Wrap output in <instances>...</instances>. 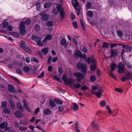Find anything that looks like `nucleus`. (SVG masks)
<instances>
[{"instance_id":"nucleus-53","label":"nucleus","mask_w":132,"mask_h":132,"mask_svg":"<svg viewBox=\"0 0 132 132\" xmlns=\"http://www.w3.org/2000/svg\"><path fill=\"white\" fill-rule=\"evenodd\" d=\"M81 86V85L80 84L78 83L75 84L74 85V87L76 88H78L80 87Z\"/></svg>"},{"instance_id":"nucleus-5","label":"nucleus","mask_w":132,"mask_h":132,"mask_svg":"<svg viewBox=\"0 0 132 132\" xmlns=\"http://www.w3.org/2000/svg\"><path fill=\"white\" fill-rule=\"evenodd\" d=\"M117 68H118L117 71L119 73H122L124 71L125 66L121 62H120L118 64Z\"/></svg>"},{"instance_id":"nucleus-47","label":"nucleus","mask_w":132,"mask_h":132,"mask_svg":"<svg viewBox=\"0 0 132 132\" xmlns=\"http://www.w3.org/2000/svg\"><path fill=\"white\" fill-rule=\"evenodd\" d=\"M27 129V128L26 127H24L21 126H20L19 127V130L21 131L26 130Z\"/></svg>"},{"instance_id":"nucleus-24","label":"nucleus","mask_w":132,"mask_h":132,"mask_svg":"<svg viewBox=\"0 0 132 132\" xmlns=\"http://www.w3.org/2000/svg\"><path fill=\"white\" fill-rule=\"evenodd\" d=\"M49 104L52 107H55V103L53 100H50L49 101Z\"/></svg>"},{"instance_id":"nucleus-48","label":"nucleus","mask_w":132,"mask_h":132,"mask_svg":"<svg viewBox=\"0 0 132 132\" xmlns=\"http://www.w3.org/2000/svg\"><path fill=\"white\" fill-rule=\"evenodd\" d=\"M117 33V35L118 37H120L122 36V33L121 31L119 30L118 31Z\"/></svg>"},{"instance_id":"nucleus-9","label":"nucleus","mask_w":132,"mask_h":132,"mask_svg":"<svg viewBox=\"0 0 132 132\" xmlns=\"http://www.w3.org/2000/svg\"><path fill=\"white\" fill-rule=\"evenodd\" d=\"M42 16V19L44 21H46L49 18V15L46 14L44 12H42L40 13Z\"/></svg>"},{"instance_id":"nucleus-13","label":"nucleus","mask_w":132,"mask_h":132,"mask_svg":"<svg viewBox=\"0 0 132 132\" xmlns=\"http://www.w3.org/2000/svg\"><path fill=\"white\" fill-rule=\"evenodd\" d=\"M17 108L20 111H22L24 110V108L21 103L20 102L16 104Z\"/></svg>"},{"instance_id":"nucleus-61","label":"nucleus","mask_w":132,"mask_h":132,"mask_svg":"<svg viewBox=\"0 0 132 132\" xmlns=\"http://www.w3.org/2000/svg\"><path fill=\"white\" fill-rule=\"evenodd\" d=\"M86 61L87 62L88 64H89L90 63V62H91V61L90 58L89 57H88Z\"/></svg>"},{"instance_id":"nucleus-56","label":"nucleus","mask_w":132,"mask_h":132,"mask_svg":"<svg viewBox=\"0 0 132 132\" xmlns=\"http://www.w3.org/2000/svg\"><path fill=\"white\" fill-rule=\"evenodd\" d=\"M58 12L57 10L54 9L52 11V13L55 14H56L58 13Z\"/></svg>"},{"instance_id":"nucleus-46","label":"nucleus","mask_w":132,"mask_h":132,"mask_svg":"<svg viewBox=\"0 0 132 132\" xmlns=\"http://www.w3.org/2000/svg\"><path fill=\"white\" fill-rule=\"evenodd\" d=\"M7 103L6 101H3L2 103V106L3 108H5L7 106Z\"/></svg>"},{"instance_id":"nucleus-32","label":"nucleus","mask_w":132,"mask_h":132,"mask_svg":"<svg viewBox=\"0 0 132 132\" xmlns=\"http://www.w3.org/2000/svg\"><path fill=\"white\" fill-rule=\"evenodd\" d=\"M117 66V65L114 63H112L111 64L110 66V68L112 71L115 70V68Z\"/></svg>"},{"instance_id":"nucleus-10","label":"nucleus","mask_w":132,"mask_h":132,"mask_svg":"<svg viewBox=\"0 0 132 132\" xmlns=\"http://www.w3.org/2000/svg\"><path fill=\"white\" fill-rule=\"evenodd\" d=\"M97 92L96 93H94L95 96L98 98L101 97L102 94V90L101 88H98L97 89Z\"/></svg>"},{"instance_id":"nucleus-20","label":"nucleus","mask_w":132,"mask_h":132,"mask_svg":"<svg viewBox=\"0 0 132 132\" xmlns=\"http://www.w3.org/2000/svg\"><path fill=\"white\" fill-rule=\"evenodd\" d=\"M15 115L17 118H20L22 116V114L21 112L18 111H16L15 113Z\"/></svg>"},{"instance_id":"nucleus-36","label":"nucleus","mask_w":132,"mask_h":132,"mask_svg":"<svg viewBox=\"0 0 132 132\" xmlns=\"http://www.w3.org/2000/svg\"><path fill=\"white\" fill-rule=\"evenodd\" d=\"M77 10V14L78 15H79L80 14V11L81 9L80 7V6H78L76 7V9H75Z\"/></svg>"},{"instance_id":"nucleus-6","label":"nucleus","mask_w":132,"mask_h":132,"mask_svg":"<svg viewBox=\"0 0 132 132\" xmlns=\"http://www.w3.org/2000/svg\"><path fill=\"white\" fill-rule=\"evenodd\" d=\"M96 61L94 58L92 59L90 63V69L91 71L95 70L96 68Z\"/></svg>"},{"instance_id":"nucleus-34","label":"nucleus","mask_w":132,"mask_h":132,"mask_svg":"<svg viewBox=\"0 0 132 132\" xmlns=\"http://www.w3.org/2000/svg\"><path fill=\"white\" fill-rule=\"evenodd\" d=\"M23 71L26 72H28L30 70L29 67L28 66H26L23 68Z\"/></svg>"},{"instance_id":"nucleus-23","label":"nucleus","mask_w":132,"mask_h":132,"mask_svg":"<svg viewBox=\"0 0 132 132\" xmlns=\"http://www.w3.org/2000/svg\"><path fill=\"white\" fill-rule=\"evenodd\" d=\"M9 103L10 104V106L11 108L14 109L15 108V106L13 101L10 100H9Z\"/></svg>"},{"instance_id":"nucleus-49","label":"nucleus","mask_w":132,"mask_h":132,"mask_svg":"<svg viewBox=\"0 0 132 132\" xmlns=\"http://www.w3.org/2000/svg\"><path fill=\"white\" fill-rule=\"evenodd\" d=\"M20 124L23 125H27L28 124V122L25 121H20Z\"/></svg>"},{"instance_id":"nucleus-43","label":"nucleus","mask_w":132,"mask_h":132,"mask_svg":"<svg viewBox=\"0 0 132 132\" xmlns=\"http://www.w3.org/2000/svg\"><path fill=\"white\" fill-rule=\"evenodd\" d=\"M8 23L7 22H3L2 23V27L4 28H6L8 26Z\"/></svg>"},{"instance_id":"nucleus-60","label":"nucleus","mask_w":132,"mask_h":132,"mask_svg":"<svg viewBox=\"0 0 132 132\" xmlns=\"http://www.w3.org/2000/svg\"><path fill=\"white\" fill-rule=\"evenodd\" d=\"M106 109L108 111L109 113H112V111L109 106H107L106 107Z\"/></svg>"},{"instance_id":"nucleus-17","label":"nucleus","mask_w":132,"mask_h":132,"mask_svg":"<svg viewBox=\"0 0 132 132\" xmlns=\"http://www.w3.org/2000/svg\"><path fill=\"white\" fill-rule=\"evenodd\" d=\"M74 80L73 78L71 77H69L68 79L67 80L66 84H72L74 82Z\"/></svg>"},{"instance_id":"nucleus-27","label":"nucleus","mask_w":132,"mask_h":132,"mask_svg":"<svg viewBox=\"0 0 132 132\" xmlns=\"http://www.w3.org/2000/svg\"><path fill=\"white\" fill-rule=\"evenodd\" d=\"M56 8L57 11L59 12H60L61 11L64 10L62 8L60 4H58L56 6Z\"/></svg>"},{"instance_id":"nucleus-40","label":"nucleus","mask_w":132,"mask_h":132,"mask_svg":"<svg viewBox=\"0 0 132 132\" xmlns=\"http://www.w3.org/2000/svg\"><path fill=\"white\" fill-rule=\"evenodd\" d=\"M54 101L58 104H62L63 103L62 101L58 99H55Z\"/></svg>"},{"instance_id":"nucleus-44","label":"nucleus","mask_w":132,"mask_h":132,"mask_svg":"<svg viewBox=\"0 0 132 132\" xmlns=\"http://www.w3.org/2000/svg\"><path fill=\"white\" fill-rule=\"evenodd\" d=\"M35 31L36 32L39 31L40 29V26L38 24L36 25L35 26Z\"/></svg>"},{"instance_id":"nucleus-1","label":"nucleus","mask_w":132,"mask_h":132,"mask_svg":"<svg viewBox=\"0 0 132 132\" xmlns=\"http://www.w3.org/2000/svg\"><path fill=\"white\" fill-rule=\"evenodd\" d=\"M52 35L49 34L46 36L44 39L43 40L42 42L41 41L42 38L40 37L32 35L31 36L32 39L37 42V44L39 46H43V44L45 43L47 40H51L52 38Z\"/></svg>"},{"instance_id":"nucleus-3","label":"nucleus","mask_w":132,"mask_h":132,"mask_svg":"<svg viewBox=\"0 0 132 132\" xmlns=\"http://www.w3.org/2000/svg\"><path fill=\"white\" fill-rule=\"evenodd\" d=\"M77 67L79 69H81L84 72L86 73L87 66L86 64L81 63H78L77 64Z\"/></svg>"},{"instance_id":"nucleus-30","label":"nucleus","mask_w":132,"mask_h":132,"mask_svg":"<svg viewBox=\"0 0 132 132\" xmlns=\"http://www.w3.org/2000/svg\"><path fill=\"white\" fill-rule=\"evenodd\" d=\"M80 21L81 25V27L82 29H83L84 30H85V26L84 24V23L82 20L81 19H80Z\"/></svg>"},{"instance_id":"nucleus-62","label":"nucleus","mask_w":132,"mask_h":132,"mask_svg":"<svg viewBox=\"0 0 132 132\" xmlns=\"http://www.w3.org/2000/svg\"><path fill=\"white\" fill-rule=\"evenodd\" d=\"M118 45V44L116 43H111L110 44V46L111 48H113Z\"/></svg>"},{"instance_id":"nucleus-25","label":"nucleus","mask_w":132,"mask_h":132,"mask_svg":"<svg viewBox=\"0 0 132 132\" xmlns=\"http://www.w3.org/2000/svg\"><path fill=\"white\" fill-rule=\"evenodd\" d=\"M6 63L7 64H11V65H8V67H9L10 68H11L12 67V65H13V64L11 62L12 61H10V60H9V59H7L6 60Z\"/></svg>"},{"instance_id":"nucleus-28","label":"nucleus","mask_w":132,"mask_h":132,"mask_svg":"<svg viewBox=\"0 0 132 132\" xmlns=\"http://www.w3.org/2000/svg\"><path fill=\"white\" fill-rule=\"evenodd\" d=\"M35 5L36 6V9L37 10L40 11V3L38 2H36L35 4Z\"/></svg>"},{"instance_id":"nucleus-41","label":"nucleus","mask_w":132,"mask_h":132,"mask_svg":"<svg viewBox=\"0 0 132 132\" xmlns=\"http://www.w3.org/2000/svg\"><path fill=\"white\" fill-rule=\"evenodd\" d=\"M3 111L6 114H9L10 112V110L7 108H6L3 110Z\"/></svg>"},{"instance_id":"nucleus-63","label":"nucleus","mask_w":132,"mask_h":132,"mask_svg":"<svg viewBox=\"0 0 132 132\" xmlns=\"http://www.w3.org/2000/svg\"><path fill=\"white\" fill-rule=\"evenodd\" d=\"M70 17L72 20H73L75 18V15L73 14L72 13L70 15Z\"/></svg>"},{"instance_id":"nucleus-52","label":"nucleus","mask_w":132,"mask_h":132,"mask_svg":"<svg viewBox=\"0 0 132 132\" xmlns=\"http://www.w3.org/2000/svg\"><path fill=\"white\" fill-rule=\"evenodd\" d=\"M64 107L63 106H60L58 107L59 111L61 112L64 110Z\"/></svg>"},{"instance_id":"nucleus-59","label":"nucleus","mask_w":132,"mask_h":132,"mask_svg":"<svg viewBox=\"0 0 132 132\" xmlns=\"http://www.w3.org/2000/svg\"><path fill=\"white\" fill-rule=\"evenodd\" d=\"M91 5V4L90 2L88 3L86 5V7L87 9L90 8Z\"/></svg>"},{"instance_id":"nucleus-15","label":"nucleus","mask_w":132,"mask_h":132,"mask_svg":"<svg viewBox=\"0 0 132 132\" xmlns=\"http://www.w3.org/2000/svg\"><path fill=\"white\" fill-rule=\"evenodd\" d=\"M77 1V0H73L71 1L72 5L75 9H76V7L79 6V3Z\"/></svg>"},{"instance_id":"nucleus-45","label":"nucleus","mask_w":132,"mask_h":132,"mask_svg":"<svg viewBox=\"0 0 132 132\" xmlns=\"http://www.w3.org/2000/svg\"><path fill=\"white\" fill-rule=\"evenodd\" d=\"M109 46V44L108 43L104 42L103 43L102 47L103 48H107Z\"/></svg>"},{"instance_id":"nucleus-22","label":"nucleus","mask_w":132,"mask_h":132,"mask_svg":"<svg viewBox=\"0 0 132 132\" xmlns=\"http://www.w3.org/2000/svg\"><path fill=\"white\" fill-rule=\"evenodd\" d=\"M132 75L130 72H128L126 75L125 76L127 79V80H128L131 79Z\"/></svg>"},{"instance_id":"nucleus-14","label":"nucleus","mask_w":132,"mask_h":132,"mask_svg":"<svg viewBox=\"0 0 132 132\" xmlns=\"http://www.w3.org/2000/svg\"><path fill=\"white\" fill-rule=\"evenodd\" d=\"M91 126H92L93 127L94 129L97 130H98V128H97L98 126L96 124V122L95 120H93L91 124Z\"/></svg>"},{"instance_id":"nucleus-18","label":"nucleus","mask_w":132,"mask_h":132,"mask_svg":"<svg viewBox=\"0 0 132 132\" xmlns=\"http://www.w3.org/2000/svg\"><path fill=\"white\" fill-rule=\"evenodd\" d=\"M52 5V3L51 2H46L44 4V7L45 9L47 8L50 7Z\"/></svg>"},{"instance_id":"nucleus-11","label":"nucleus","mask_w":132,"mask_h":132,"mask_svg":"<svg viewBox=\"0 0 132 132\" xmlns=\"http://www.w3.org/2000/svg\"><path fill=\"white\" fill-rule=\"evenodd\" d=\"M8 90L9 92L14 93L16 92L15 88L11 85H9L8 86Z\"/></svg>"},{"instance_id":"nucleus-21","label":"nucleus","mask_w":132,"mask_h":132,"mask_svg":"<svg viewBox=\"0 0 132 132\" xmlns=\"http://www.w3.org/2000/svg\"><path fill=\"white\" fill-rule=\"evenodd\" d=\"M27 53L31 54L32 52L30 49L29 47H25L23 49Z\"/></svg>"},{"instance_id":"nucleus-50","label":"nucleus","mask_w":132,"mask_h":132,"mask_svg":"<svg viewBox=\"0 0 132 132\" xmlns=\"http://www.w3.org/2000/svg\"><path fill=\"white\" fill-rule=\"evenodd\" d=\"M121 46H122L123 47V49H129L130 47L129 46L126 45H120Z\"/></svg>"},{"instance_id":"nucleus-12","label":"nucleus","mask_w":132,"mask_h":132,"mask_svg":"<svg viewBox=\"0 0 132 132\" xmlns=\"http://www.w3.org/2000/svg\"><path fill=\"white\" fill-rule=\"evenodd\" d=\"M23 103L24 107L26 108V110L29 112H30V110L28 107L29 104L26 102V101L25 100H23Z\"/></svg>"},{"instance_id":"nucleus-54","label":"nucleus","mask_w":132,"mask_h":132,"mask_svg":"<svg viewBox=\"0 0 132 132\" xmlns=\"http://www.w3.org/2000/svg\"><path fill=\"white\" fill-rule=\"evenodd\" d=\"M96 79V77L94 76H91L90 78V80L91 81H93Z\"/></svg>"},{"instance_id":"nucleus-35","label":"nucleus","mask_w":132,"mask_h":132,"mask_svg":"<svg viewBox=\"0 0 132 132\" xmlns=\"http://www.w3.org/2000/svg\"><path fill=\"white\" fill-rule=\"evenodd\" d=\"M80 49L83 52L86 53L87 52V48L83 46H81L80 47Z\"/></svg>"},{"instance_id":"nucleus-7","label":"nucleus","mask_w":132,"mask_h":132,"mask_svg":"<svg viewBox=\"0 0 132 132\" xmlns=\"http://www.w3.org/2000/svg\"><path fill=\"white\" fill-rule=\"evenodd\" d=\"M73 75L77 78V81L78 82L80 81L84 77V76L83 75L78 72L74 73Z\"/></svg>"},{"instance_id":"nucleus-51","label":"nucleus","mask_w":132,"mask_h":132,"mask_svg":"<svg viewBox=\"0 0 132 132\" xmlns=\"http://www.w3.org/2000/svg\"><path fill=\"white\" fill-rule=\"evenodd\" d=\"M44 72H42L40 74L37 76V77L38 78H41L44 76Z\"/></svg>"},{"instance_id":"nucleus-8","label":"nucleus","mask_w":132,"mask_h":132,"mask_svg":"<svg viewBox=\"0 0 132 132\" xmlns=\"http://www.w3.org/2000/svg\"><path fill=\"white\" fill-rule=\"evenodd\" d=\"M8 124L6 122H2L0 124V128L1 129H4L6 131L9 129V127H8Z\"/></svg>"},{"instance_id":"nucleus-39","label":"nucleus","mask_w":132,"mask_h":132,"mask_svg":"<svg viewBox=\"0 0 132 132\" xmlns=\"http://www.w3.org/2000/svg\"><path fill=\"white\" fill-rule=\"evenodd\" d=\"M25 43L24 41H21L20 43V47L23 48V49L25 47Z\"/></svg>"},{"instance_id":"nucleus-31","label":"nucleus","mask_w":132,"mask_h":132,"mask_svg":"<svg viewBox=\"0 0 132 132\" xmlns=\"http://www.w3.org/2000/svg\"><path fill=\"white\" fill-rule=\"evenodd\" d=\"M73 109L74 111H76L77 110L78 108L77 104L75 103H74L73 104Z\"/></svg>"},{"instance_id":"nucleus-64","label":"nucleus","mask_w":132,"mask_h":132,"mask_svg":"<svg viewBox=\"0 0 132 132\" xmlns=\"http://www.w3.org/2000/svg\"><path fill=\"white\" fill-rule=\"evenodd\" d=\"M126 80H127V79L125 76L122 77L121 78V80L123 82H124Z\"/></svg>"},{"instance_id":"nucleus-2","label":"nucleus","mask_w":132,"mask_h":132,"mask_svg":"<svg viewBox=\"0 0 132 132\" xmlns=\"http://www.w3.org/2000/svg\"><path fill=\"white\" fill-rule=\"evenodd\" d=\"M31 22V20L29 19H27L25 22H21L20 24L19 29L20 31V34L23 35L25 32V23L27 25H28Z\"/></svg>"},{"instance_id":"nucleus-19","label":"nucleus","mask_w":132,"mask_h":132,"mask_svg":"<svg viewBox=\"0 0 132 132\" xmlns=\"http://www.w3.org/2000/svg\"><path fill=\"white\" fill-rule=\"evenodd\" d=\"M43 112L46 115H49L51 113V111L48 109H46L44 110Z\"/></svg>"},{"instance_id":"nucleus-33","label":"nucleus","mask_w":132,"mask_h":132,"mask_svg":"<svg viewBox=\"0 0 132 132\" xmlns=\"http://www.w3.org/2000/svg\"><path fill=\"white\" fill-rule=\"evenodd\" d=\"M67 41L65 39H62L61 41V43L63 46H65L66 44Z\"/></svg>"},{"instance_id":"nucleus-37","label":"nucleus","mask_w":132,"mask_h":132,"mask_svg":"<svg viewBox=\"0 0 132 132\" xmlns=\"http://www.w3.org/2000/svg\"><path fill=\"white\" fill-rule=\"evenodd\" d=\"M62 79L64 82L66 84L67 80V78L66 76L65 75H63L62 76Z\"/></svg>"},{"instance_id":"nucleus-57","label":"nucleus","mask_w":132,"mask_h":132,"mask_svg":"<svg viewBox=\"0 0 132 132\" xmlns=\"http://www.w3.org/2000/svg\"><path fill=\"white\" fill-rule=\"evenodd\" d=\"M112 71H111V72H110L109 73V74L110 76L111 77L114 78H116V76L115 75L112 73Z\"/></svg>"},{"instance_id":"nucleus-42","label":"nucleus","mask_w":132,"mask_h":132,"mask_svg":"<svg viewBox=\"0 0 132 132\" xmlns=\"http://www.w3.org/2000/svg\"><path fill=\"white\" fill-rule=\"evenodd\" d=\"M46 25L48 27H51L53 26V23L51 21H48L46 23Z\"/></svg>"},{"instance_id":"nucleus-38","label":"nucleus","mask_w":132,"mask_h":132,"mask_svg":"<svg viewBox=\"0 0 132 132\" xmlns=\"http://www.w3.org/2000/svg\"><path fill=\"white\" fill-rule=\"evenodd\" d=\"M87 15L89 17H92L93 15V13L92 12L90 11H88L87 13Z\"/></svg>"},{"instance_id":"nucleus-26","label":"nucleus","mask_w":132,"mask_h":132,"mask_svg":"<svg viewBox=\"0 0 132 132\" xmlns=\"http://www.w3.org/2000/svg\"><path fill=\"white\" fill-rule=\"evenodd\" d=\"M48 51V47H47L45 48L42 49L41 51L44 53L45 55H46Z\"/></svg>"},{"instance_id":"nucleus-58","label":"nucleus","mask_w":132,"mask_h":132,"mask_svg":"<svg viewBox=\"0 0 132 132\" xmlns=\"http://www.w3.org/2000/svg\"><path fill=\"white\" fill-rule=\"evenodd\" d=\"M72 25L74 28H77L78 27L77 23L76 22H73Z\"/></svg>"},{"instance_id":"nucleus-29","label":"nucleus","mask_w":132,"mask_h":132,"mask_svg":"<svg viewBox=\"0 0 132 132\" xmlns=\"http://www.w3.org/2000/svg\"><path fill=\"white\" fill-rule=\"evenodd\" d=\"M60 16L61 20H62L64 17L65 14L64 10L61 11L60 12Z\"/></svg>"},{"instance_id":"nucleus-4","label":"nucleus","mask_w":132,"mask_h":132,"mask_svg":"<svg viewBox=\"0 0 132 132\" xmlns=\"http://www.w3.org/2000/svg\"><path fill=\"white\" fill-rule=\"evenodd\" d=\"M74 56L76 58H78L80 57L81 58H83L85 60L86 57L85 55H82V53L79 50H76L75 52Z\"/></svg>"},{"instance_id":"nucleus-16","label":"nucleus","mask_w":132,"mask_h":132,"mask_svg":"<svg viewBox=\"0 0 132 132\" xmlns=\"http://www.w3.org/2000/svg\"><path fill=\"white\" fill-rule=\"evenodd\" d=\"M111 56L112 57H114L117 55V51L113 49H111Z\"/></svg>"},{"instance_id":"nucleus-55","label":"nucleus","mask_w":132,"mask_h":132,"mask_svg":"<svg viewBox=\"0 0 132 132\" xmlns=\"http://www.w3.org/2000/svg\"><path fill=\"white\" fill-rule=\"evenodd\" d=\"M100 104L101 106H105L106 104L105 101H101Z\"/></svg>"}]
</instances>
